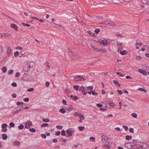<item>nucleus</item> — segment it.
<instances>
[{"mask_svg": "<svg viewBox=\"0 0 149 149\" xmlns=\"http://www.w3.org/2000/svg\"><path fill=\"white\" fill-rule=\"evenodd\" d=\"M21 106H19L16 108V109H15L13 110V113L15 114L17 113H18L20 112L22 109L21 108Z\"/></svg>", "mask_w": 149, "mask_h": 149, "instance_id": "39448f33", "label": "nucleus"}, {"mask_svg": "<svg viewBox=\"0 0 149 149\" xmlns=\"http://www.w3.org/2000/svg\"><path fill=\"white\" fill-rule=\"evenodd\" d=\"M115 130H117L118 131L120 132L121 130L119 127H116L115 128Z\"/></svg>", "mask_w": 149, "mask_h": 149, "instance_id": "680f3d73", "label": "nucleus"}, {"mask_svg": "<svg viewBox=\"0 0 149 149\" xmlns=\"http://www.w3.org/2000/svg\"><path fill=\"white\" fill-rule=\"evenodd\" d=\"M136 41L137 42L136 44V45H138L140 46H141L142 45V43L141 41L139 40H136Z\"/></svg>", "mask_w": 149, "mask_h": 149, "instance_id": "aec40b11", "label": "nucleus"}, {"mask_svg": "<svg viewBox=\"0 0 149 149\" xmlns=\"http://www.w3.org/2000/svg\"><path fill=\"white\" fill-rule=\"evenodd\" d=\"M7 70V68L6 66H4L2 69V71L3 72L5 73L6 72Z\"/></svg>", "mask_w": 149, "mask_h": 149, "instance_id": "2f4dec72", "label": "nucleus"}, {"mask_svg": "<svg viewBox=\"0 0 149 149\" xmlns=\"http://www.w3.org/2000/svg\"><path fill=\"white\" fill-rule=\"evenodd\" d=\"M34 90V89L33 88H30L27 89V91L28 92H31L33 91Z\"/></svg>", "mask_w": 149, "mask_h": 149, "instance_id": "0e129e2a", "label": "nucleus"}, {"mask_svg": "<svg viewBox=\"0 0 149 149\" xmlns=\"http://www.w3.org/2000/svg\"><path fill=\"white\" fill-rule=\"evenodd\" d=\"M12 85L14 87H16L17 86V84L15 82H13L12 83Z\"/></svg>", "mask_w": 149, "mask_h": 149, "instance_id": "774afa93", "label": "nucleus"}, {"mask_svg": "<svg viewBox=\"0 0 149 149\" xmlns=\"http://www.w3.org/2000/svg\"><path fill=\"white\" fill-rule=\"evenodd\" d=\"M103 147H104L107 148L108 149H110L111 147L110 145L107 144L104 145Z\"/></svg>", "mask_w": 149, "mask_h": 149, "instance_id": "7c9ffc66", "label": "nucleus"}, {"mask_svg": "<svg viewBox=\"0 0 149 149\" xmlns=\"http://www.w3.org/2000/svg\"><path fill=\"white\" fill-rule=\"evenodd\" d=\"M116 74L121 77H123L125 76V75L124 74H121L120 72H117L116 73Z\"/></svg>", "mask_w": 149, "mask_h": 149, "instance_id": "a19ab883", "label": "nucleus"}, {"mask_svg": "<svg viewBox=\"0 0 149 149\" xmlns=\"http://www.w3.org/2000/svg\"><path fill=\"white\" fill-rule=\"evenodd\" d=\"M7 125L6 123H3L2 124L1 127L2 128H6L7 127Z\"/></svg>", "mask_w": 149, "mask_h": 149, "instance_id": "79ce46f5", "label": "nucleus"}, {"mask_svg": "<svg viewBox=\"0 0 149 149\" xmlns=\"http://www.w3.org/2000/svg\"><path fill=\"white\" fill-rule=\"evenodd\" d=\"M13 145L15 146H19L20 145V142L17 141H15L13 143Z\"/></svg>", "mask_w": 149, "mask_h": 149, "instance_id": "f3484780", "label": "nucleus"}, {"mask_svg": "<svg viewBox=\"0 0 149 149\" xmlns=\"http://www.w3.org/2000/svg\"><path fill=\"white\" fill-rule=\"evenodd\" d=\"M110 139L108 137V136L105 135H103L102 136V141L103 143L106 142L107 141L110 140Z\"/></svg>", "mask_w": 149, "mask_h": 149, "instance_id": "20e7f679", "label": "nucleus"}, {"mask_svg": "<svg viewBox=\"0 0 149 149\" xmlns=\"http://www.w3.org/2000/svg\"><path fill=\"white\" fill-rule=\"evenodd\" d=\"M61 132L60 131H57L55 133V135L57 136H59Z\"/></svg>", "mask_w": 149, "mask_h": 149, "instance_id": "338daca9", "label": "nucleus"}, {"mask_svg": "<svg viewBox=\"0 0 149 149\" xmlns=\"http://www.w3.org/2000/svg\"><path fill=\"white\" fill-rule=\"evenodd\" d=\"M22 24L23 26H24L29 27L30 26V24H26L23 22H22Z\"/></svg>", "mask_w": 149, "mask_h": 149, "instance_id": "f704fd0d", "label": "nucleus"}, {"mask_svg": "<svg viewBox=\"0 0 149 149\" xmlns=\"http://www.w3.org/2000/svg\"><path fill=\"white\" fill-rule=\"evenodd\" d=\"M79 85H74L73 86L74 88L76 91H77L79 89Z\"/></svg>", "mask_w": 149, "mask_h": 149, "instance_id": "c85d7f7f", "label": "nucleus"}, {"mask_svg": "<svg viewBox=\"0 0 149 149\" xmlns=\"http://www.w3.org/2000/svg\"><path fill=\"white\" fill-rule=\"evenodd\" d=\"M10 26L12 28L14 29L16 31H18V27L15 24L12 23L10 24Z\"/></svg>", "mask_w": 149, "mask_h": 149, "instance_id": "9d476101", "label": "nucleus"}, {"mask_svg": "<svg viewBox=\"0 0 149 149\" xmlns=\"http://www.w3.org/2000/svg\"><path fill=\"white\" fill-rule=\"evenodd\" d=\"M101 24L107 25L108 26H116V24L113 22H111L108 20H107L103 22Z\"/></svg>", "mask_w": 149, "mask_h": 149, "instance_id": "f257e3e1", "label": "nucleus"}, {"mask_svg": "<svg viewBox=\"0 0 149 149\" xmlns=\"http://www.w3.org/2000/svg\"><path fill=\"white\" fill-rule=\"evenodd\" d=\"M15 49H16L22 50V48L21 47L18 46L16 47Z\"/></svg>", "mask_w": 149, "mask_h": 149, "instance_id": "052dcab7", "label": "nucleus"}, {"mask_svg": "<svg viewBox=\"0 0 149 149\" xmlns=\"http://www.w3.org/2000/svg\"><path fill=\"white\" fill-rule=\"evenodd\" d=\"M99 51L98 52H105L106 53L107 51V50L106 49H100L99 48Z\"/></svg>", "mask_w": 149, "mask_h": 149, "instance_id": "2eb2a0df", "label": "nucleus"}, {"mask_svg": "<svg viewBox=\"0 0 149 149\" xmlns=\"http://www.w3.org/2000/svg\"><path fill=\"white\" fill-rule=\"evenodd\" d=\"M26 124H27L28 125H29L30 126L32 124V122L30 121H27L26 123Z\"/></svg>", "mask_w": 149, "mask_h": 149, "instance_id": "6e6d98bb", "label": "nucleus"}, {"mask_svg": "<svg viewBox=\"0 0 149 149\" xmlns=\"http://www.w3.org/2000/svg\"><path fill=\"white\" fill-rule=\"evenodd\" d=\"M32 66H33V65L31 66V65H29L28 66L29 69H28V68H27V70H25V71L26 72H28V71H29L30 70V69L31 68H32Z\"/></svg>", "mask_w": 149, "mask_h": 149, "instance_id": "a18cd8bd", "label": "nucleus"}, {"mask_svg": "<svg viewBox=\"0 0 149 149\" xmlns=\"http://www.w3.org/2000/svg\"><path fill=\"white\" fill-rule=\"evenodd\" d=\"M2 136L3 140H6L8 138L7 135L5 134H2Z\"/></svg>", "mask_w": 149, "mask_h": 149, "instance_id": "6ab92c4d", "label": "nucleus"}, {"mask_svg": "<svg viewBox=\"0 0 149 149\" xmlns=\"http://www.w3.org/2000/svg\"><path fill=\"white\" fill-rule=\"evenodd\" d=\"M84 88H85L83 86H80L79 88V91H83Z\"/></svg>", "mask_w": 149, "mask_h": 149, "instance_id": "8fccbe9b", "label": "nucleus"}, {"mask_svg": "<svg viewBox=\"0 0 149 149\" xmlns=\"http://www.w3.org/2000/svg\"><path fill=\"white\" fill-rule=\"evenodd\" d=\"M49 81H47L45 82V86L47 87H48L49 86Z\"/></svg>", "mask_w": 149, "mask_h": 149, "instance_id": "13d9d810", "label": "nucleus"}, {"mask_svg": "<svg viewBox=\"0 0 149 149\" xmlns=\"http://www.w3.org/2000/svg\"><path fill=\"white\" fill-rule=\"evenodd\" d=\"M19 55V52L18 51L15 52L14 53V56L15 57H17Z\"/></svg>", "mask_w": 149, "mask_h": 149, "instance_id": "49530a36", "label": "nucleus"}, {"mask_svg": "<svg viewBox=\"0 0 149 149\" xmlns=\"http://www.w3.org/2000/svg\"><path fill=\"white\" fill-rule=\"evenodd\" d=\"M42 120L45 122H48L49 121V119L47 118H43L42 119Z\"/></svg>", "mask_w": 149, "mask_h": 149, "instance_id": "4c0bfd02", "label": "nucleus"}, {"mask_svg": "<svg viewBox=\"0 0 149 149\" xmlns=\"http://www.w3.org/2000/svg\"><path fill=\"white\" fill-rule=\"evenodd\" d=\"M118 52L119 53H120V54L121 55H125L126 54H127V52L125 50H123L122 51H120V52H119V50L118 49Z\"/></svg>", "mask_w": 149, "mask_h": 149, "instance_id": "ddd939ff", "label": "nucleus"}, {"mask_svg": "<svg viewBox=\"0 0 149 149\" xmlns=\"http://www.w3.org/2000/svg\"><path fill=\"white\" fill-rule=\"evenodd\" d=\"M7 53L8 55V57L11 56L13 55V50L11 49L10 47H7Z\"/></svg>", "mask_w": 149, "mask_h": 149, "instance_id": "7ed1b4c3", "label": "nucleus"}, {"mask_svg": "<svg viewBox=\"0 0 149 149\" xmlns=\"http://www.w3.org/2000/svg\"><path fill=\"white\" fill-rule=\"evenodd\" d=\"M48 124L46 123H45L41 125V127H46L48 125Z\"/></svg>", "mask_w": 149, "mask_h": 149, "instance_id": "603ef678", "label": "nucleus"}, {"mask_svg": "<svg viewBox=\"0 0 149 149\" xmlns=\"http://www.w3.org/2000/svg\"><path fill=\"white\" fill-rule=\"evenodd\" d=\"M61 135L62 136H65L66 135V133L65 130H63L61 132Z\"/></svg>", "mask_w": 149, "mask_h": 149, "instance_id": "c9c22d12", "label": "nucleus"}, {"mask_svg": "<svg viewBox=\"0 0 149 149\" xmlns=\"http://www.w3.org/2000/svg\"><path fill=\"white\" fill-rule=\"evenodd\" d=\"M132 116L133 117L136 118L137 117V115L135 113H133L132 114Z\"/></svg>", "mask_w": 149, "mask_h": 149, "instance_id": "37998d69", "label": "nucleus"}, {"mask_svg": "<svg viewBox=\"0 0 149 149\" xmlns=\"http://www.w3.org/2000/svg\"><path fill=\"white\" fill-rule=\"evenodd\" d=\"M108 43L107 41L105 40H102L100 42V44L103 45H106Z\"/></svg>", "mask_w": 149, "mask_h": 149, "instance_id": "f8f14e48", "label": "nucleus"}, {"mask_svg": "<svg viewBox=\"0 0 149 149\" xmlns=\"http://www.w3.org/2000/svg\"><path fill=\"white\" fill-rule=\"evenodd\" d=\"M115 34L117 36L119 37L120 38H122L124 37L123 35L121 34L120 33H119L118 32H115Z\"/></svg>", "mask_w": 149, "mask_h": 149, "instance_id": "a211bd4d", "label": "nucleus"}, {"mask_svg": "<svg viewBox=\"0 0 149 149\" xmlns=\"http://www.w3.org/2000/svg\"><path fill=\"white\" fill-rule=\"evenodd\" d=\"M29 131L31 132H36V130L34 128H31L29 129Z\"/></svg>", "mask_w": 149, "mask_h": 149, "instance_id": "e433bc0d", "label": "nucleus"}, {"mask_svg": "<svg viewBox=\"0 0 149 149\" xmlns=\"http://www.w3.org/2000/svg\"><path fill=\"white\" fill-rule=\"evenodd\" d=\"M117 44L118 47H120L122 46V44L120 43L119 41H118Z\"/></svg>", "mask_w": 149, "mask_h": 149, "instance_id": "3c124183", "label": "nucleus"}, {"mask_svg": "<svg viewBox=\"0 0 149 149\" xmlns=\"http://www.w3.org/2000/svg\"><path fill=\"white\" fill-rule=\"evenodd\" d=\"M79 129L81 131L84 130L85 129V127L84 126H79L78 127Z\"/></svg>", "mask_w": 149, "mask_h": 149, "instance_id": "ea45409f", "label": "nucleus"}, {"mask_svg": "<svg viewBox=\"0 0 149 149\" xmlns=\"http://www.w3.org/2000/svg\"><path fill=\"white\" fill-rule=\"evenodd\" d=\"M73 109V107L72 105H70V107L67 108L68 112H69Z\"/></svg>", "mask_w": 149, "mask_h": 149, "instance_id": "4be33fe9", "label": "nucleus"}, {"mask_svg": "<svg viewBox=\"0 0 149 149\" xmlns=\"http://www.w3.org/2000/svg\"><path fill=\"white\" fill-rule=\"evenodd\" d=\"M74 129L72 128H69L66 131V132L67 134H68L70 137H71L72 136V133L74 131Z\"/></svg>", "mask_w": 149, "mask_h": 149, "instance_id": "f03ea898", "label": "nucleus"}, {"mask_svg": "<svg viewBox=\"0 0 149 149\" xmlns=\"http://www.w3.org/2000/svg\"><path fill=\"white\" fill-rule=\"evenodd\" d=\"M96 105L97 107H102L103 106L102 104L100 103L97 104Z\"/></svg>", "mask_w": 149, "mask_h": 149, "instance_id": "e2e57ef3", "label": "nucleus"}, {"mask_svg": "<svg viewBox=\"0 0 149 149\" xmlns=\"http://www.w3.org/2000/svg\"><path fill=\"white\" fill-rule=\"evenodd\" d=\"M142 57L140 56H136V59L138 61L141 60L142 59Z\"/></svg>", "mask_w": 149, "mask_h": 149, "instance_id": "412c9836", "label": "nucleus"}, {"mask_svg": "<svg viewBox=\"0 0 149 149\" xmlns=\"http://www.w3.org/2000/svg\"><path fill=\"white\" fill-rule=\"evenodd\" d=\"M24 103L22 102H17V105L19 106L20 105L23 104Z\"/></svg>", "mask_w": 149, "mask_h": 149, "instance_id": "5fc2aeb1", "label": "nucleus"}, {"mask_svg": "<svg viewBox=\"0 0 149 149\" xmlns=\"http://www.w3.org/2000/svg\"><path fill=\"white\" fill-rule=\"evenodd\" d=\"M77 18H74L76 19L78 21L81 23L83 22V20L81 19V18L79 17V18H78L77 17H76Z\"/></svg>", "mask_w": 149, "mask_h": 149, "instance_id": "5701e85b", "label": "nucleus"}, {"mask_svg": "<svg viewBox=\"0 0 149 149\" xmlns=\"http://www.w3.org/2000/svg\"><path fill=\"white\" fill-rule=\"evenodd\" d=\"M91 47L93 48L95 51L97 52H98L99 51V48H97L94 45H91Z\"/></svg>", "mask_w": 149, "mask_h": 149, "instance_id": "b1692460", "label": "nucleus"}, {"mask_svg": "<svg viewBox=\"0 0 149 149\" xmlns=\"http://www.w3.org/2000/svg\"><path fill=\"white\" fill-rule=\"evenodd\" d=\"M18 129L19 130H22L24 128V125L23 124H20L18 127Z\"/></svg>", "mask_w": 149, "mask_h": 149, "instance_id": "473e14b6", "label": "nucleus"}, {"mask_svg": "<svg viewBox=\"0 0 149 149\" xmlns=\"http://www.w3.org/2000/svg\"><path fill=\"white\" fill-rule=\"evenodd\" d=\"M25 105L24 104L22 106H21V107H20L21 108V109H28L29 108V107H28L25 106Z\"/></svg>", "mask_w": 149, "mask_h": 149, "instance_id": "cd10ccee", "label": "nucleus"}, {"mask_svg": "<svg viewBox=\"0 0 149 149\" xmlns=\"http://www.w3.org/2000/svg\"><path fill=\"white\" fill-rule=\"evenodd\" d=\"M87 93L89 94L90 95L92 94L93 95H98V93L97 92H95V91L94 90L92 91H89L87 92Z\"/></svg>", "mask_w": 149, "mask_h": 149, "instance_id": "9b49d317", "label": "nucleus"}, {"mask_svg": "<svg viewBox=\"0 0 149 149\" xmlns=\"http://www.w3.org/2000/svg\"><path fill=\"white\" fill-rule=\"evenodd\" d=\"M59 141L60 142H65L67 141V140L65 139H63V138H61L59 140Z\"/></svg>", "mask_w": 149, "mask_h": 149, "instance_id": "a878e982", "label": "nucleus"}, {"mask_svg": "<svg viewBox=\"0 0 149 149\" xmlns=\"http://www.w3.org/2000/svg\"><path fill=\"white\" fill-rule=\"evenodd\" d=\"M131 148H134V147L136 146V145H135V143H134L133 142H131Z\"/></svg>", "mask_w": 149, "mask_h": 149, "instance_id": "c03bdc74", "label": "nucleus"}, {"mask_svg": "<svg viewBox=\"0 0 149 149\" xmlns=\"http://www.w3.org/2000/svg\"><path fill=\"white\" fill-rule=\"evenodd\" d=\"M139 91H143L145 93L147 91L146 89H145L143 88H139Z\"/></svg>", "mask_w": 149, "mask_h": 149, "instance_id": "72a5a7b5", "label": "nucleus"}, {"mask_svg": "<svg viewBox=\"0 0 149 149\" xmlns=\"http://www.w3.org/2000/svg\"><path fill=\"white\" fill-rule=\"evenodd\" d=\"M112 2L115 3H119L120 1L119 0H111Z\"/></svg>", "mask_w": 149, "mask_h": 149, "instance_id": "58836bf2", "label": "nucleus"}, {"mask_svg": "<svg viewBox=\"0 0 149 149\" xmlns=\"http://www.w3.org/2000/svg\"><path fill=\"white\" fill-rule=\"evenodd\" d=\"M59 111L61 113H62L63 114H64L66 112L65 110L63 108L60 109L59 110Z\"/></svg>", "mask_w": 149, "mask_h": 149, "instance_id": "393cba45", "label": "nucleus"}, {"mask_svg": "<svg viewBox=\"0 0 149 149\" xmlns=\"http://www.w3.org/2000/svg\"><path fill=\"white\" fill-rule=\"evenodd\" d=\"M123 127L125 129V130L126 131H127L128 130V127L127 126L123 125Z\"/></svg>", "mask_w": 149, "mask_h": 149, "instance_id": "de8ad7c7", "label": "nucleus"}, {"mask_svg": "<svg viewBox=\"0 0 149 149\" xmlns=\"http://www.w3.org/2000/svg\"><path fill=\"white\" fill-rule=\"evenodd\" d=\"M41 136L42 138L44 139H45L47 137L46 135L44 134H42L41 135Z\"/></svg>", "mask_w": 149, "mask_h": 149, "instance_id": "bf43d9fd", "label": "nucleus"}, {"mask_svg": "<svg viewBox=\"0 0 149 149\" xmlns=\"http://www.w3.org/2000/svg\"><path fill=\"white\" fill-rule=\"evenodd\" d=\"M126 139L127 140H129L132 139V136L129 135H127L126 136Z\"/></svg>", "mask_w": 149, "mask_h": 149, "instance_id": "bb28decb", "label": "nucleus"}, {"mask_svg": "<svg viewBox=\"0 0 149 149\" xmlns=\"http://www.w3.org/2000/svg\"><path fill=\"white\" fill-rule=\"evenodd\" d=\"M30 77L29 75L25 74L24 76L23 79L24 81H30Z\"/></svg>", "mask_w": 149, "mask_h": 149, "instance_id": "423d86ee", "label": "nucleus"}, {"mask_svg": "<svg viewBox=\"0 0 149 149\" xmlns=\"http://www.w3.org/2000/svg\"><path fill=\"white\" fill-rule=\"evenodd\" d=\"M138 72L144 75H146L147 74V72L144 70L140 69L138 70Z\"/></svg>", "mask_w": 149, "mask_h": 149, "instance_id": "1a4fd4ad", "label": "nucleus"}, {"mask_svg": "<svg viewBox=\"0 0 149 149\" xmlns=\"http://www.w3.org/2000/svg\"><path fill=\"white\" fill-rule=\"evenodd\" d=\"M3 37L4 38H6L7 37L11 36V34L8 33H3Z\"/></svg>", "mask_w": 149, "mask_h": 149, "instance_id": "dca6fc26", "label": "nucleus"}, {"mask_svg": "<svg viewBox=\"0 0 149 149\" xmlns=\"http://www.w3.org/2000/svg\"><path fill=\"white\" fill-rule=\"evenodd\" d=\"M141 2L144 4H147L149 5V1L148 0H141Z\"/></svg>", "mask_w": 149, "mask_h": 149, "instance_id": "4468645a", "label": "nucleus"}, {"mask_svg": "<svg viewBox=\"0 0 149 149\" xmlns=\"http://www.w3.org/2000/svg\"><path fill=\"white\" fill-rule=\"evenodd\" d=\"M131 143L130 142H127L125 143L124 144V147L126 148H128V149H131Z\"/></svg>", "mask_w": 149, "mask_h": 149, "instance_id": "0eeeda50", "label": "nucleus"}, {"mask_svg": "<svg viewBox=\"0 0 149 149\" xmlns=\"http://www.w3.org/2000/svg\"><path fill=\"white\" fill-rule=\"evenodd\" d=\"M15 125L13 122H11L10 123V126L9 127V128H11V127H14Z\"/></svg>", "mask_w": 149, "mask_h": 149, "instance_id": "c756f323", "label": "nucleus"}, {"mask_svg": "<svg viewBox=\"0 0 149 149\" xmlns=\"http://www.w3.org/2000/svg\"><path fill=\"white\" fill-rule=\"evenodd\" d=\"M56 127L59 129H61L63 128V126L60 125H58L56 126Z\"/></svg>", "mask_w": 149, "mask_h": 149, "instance_id": "09e8293b", "label": "nucleus"}, {"mask_svg": "<svg viewBox=\"0 0 149 149\" xmlns=\"http://www.w3.org/2000/svg\"><path fill=\"white\" fill-rule=\"evenodd\" d=\"M93 87V86H88L87 87V89L88 90H92Z\"/></svg>", "mask_w": 149, "mask_h": 149, "instance_id": "864d4df0", "label": "nucleus"}, {"mask_svg": "<svg viewBox=\"0 0 149 149\" xmlns=\"http://www.w3.org/2000/svg\"><path fill=\"white\" fill-rule=\"evenodd\" d=\"M100 30L99 29H96L95 30V32L97 34L98 33H99L100 32Z\"/></svg>", "mask_w": 149, "mask_h": 149, "instance_id": "4d7b16f0", "label": "nucleus"}, {"mask_svg": "<svg viewBox=\"0 0 149 149\" xmlns=\"http://www.w3.org/2000/svg\"><path fill=\"white\" fill-rule=\"evenodd\" d=\"M82 79H83L82 76L79 75L75 77L74 78V80L76 81H81Z\"/></svg>", "mask_w": 149, "mask_h": 149, "instance_id": "6e6552de", "label": "nucleus"}, {"mask_svg": "<svg viewBox=\"0 0 149 149\" xmlns=\"http://www.w3.org/2000/svg\"><path fill=\"white\" fill-rule=\"evenodd\" d=\"M79 117L80 119L82 120L84 119V116L82 115H81L80 116H79Z\"/></svg>", "mask_w": 149, "mask_h": 149, "instance_id": "69168bd1", "label": "nucleus"}]
</instances>
